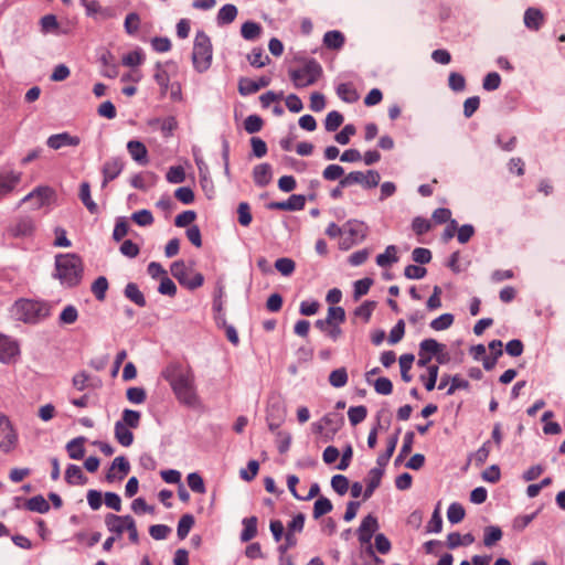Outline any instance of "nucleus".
<instances>
[{
  "mask_svg": "<svg viewBox=\"0 0 565 565\" xmlns=\"http://www.w3.org/2000/svg\"><path fill=\"white\" fill-rule=\"evenodd\" d=\"M466 515L465 509L460 503L454 502L447 510L448 521L452 524H457L463 520Z\"/></svg>",
  "mask_w": 565,
  "mask_h": 565,
  "instance_id": "c03bdc74",
  "label": "nucleus"
},
{
  "mask_svg": "<svg viewBox=\"0 0 565 565\" xmlns=\"http://www.w3.org/2000/svg\"><path fill=\"white\" fill-rule=\"evenodd\" d=\"M257 523L258 520L256 516H249L243 520L244 529L241 533L242 542H249L257 535Z\"/></svg>",
  "mask_w": 565,
  "mask_h": 565,
  "instance_id": "7c9ffc66",
  "label": "nucleus"
},
{
  "mask_svg": "<svg viewBox=\"0 0 565 565\" xmlns=\"http://www.w3.org/2000/svg\"><path fill=\"white\" fill-rule=\"evenodd\" d=\"M162 376L170 384L171 388H192L193 373L189 365L170 363L162 371Z\"/></svg>",
  "mask_w": 565,
  "mask_h": 565,
  "instance_id": "39448f33",
  "label": "nucleus"
},
{
  "mask_svg": "<svg viewBox=\"0 0 565 565\" xmlns=\"http://www.w3.org/2000/svg\"><path fill=\"white\" fill-rule=\"evenodd\" d=\"M238 223L242 226H248L252 223L253 216L250 213V206L246 202H241L237 207Z\"/></svg>",
  "mask_w": 565,
  "mask_h": 565,
  "instance_id": "0e129e2a",
  "label": "nucleus"
},
{
  "mask_svg": "<svg viewBox=\"0 0 565 565\" xmlns=\"http://www.w3.org/2000/svg\"><path fill=\"white\" fill-rule=\"evenodd\" d=\"M127 150L130 157L139 164L145 166L148 163V150L142 142L138 140H130L127 143Z\"/></svg>",
  "mask_w": 565,
  "mask_h": 565,
  "instance_id": "a211bd4d",
  "label": "nucleus"
},
{
  "mask_svg": "<svg viewBox=\"0 0 565 565\" xmlns=\"http://www.w3.org/2000/svg\"><path fill=\"white\" fill-rule=\"evenodd\" d=\"M115 438L121 446L129 447L134 441V434L122 422H116Z\"/></svg>",
  "mask_w": 565,
  "mask_h": 565,
  "instance_id": "a878e982",
  "label": "nucleus"
},
{
  "mask_svg": "<svg viewBox=\"0 0 565 565\" xmlns=\"http://www.w3.org/2000/svg\"><path fill=\"white\" fill-rule=\"evenodd\" d=\"M397 441H398V433H396L395 435L390 437V439L387 440L386 451L381 454L377 457L376 463L379 467L384 468L388 463L391 457L393 456V454L395 451Z\"/></svg>",
  "mask_w": 565,
  "mask_h": 565,
  "instance_id": "c9c22d12",
  "label": "nucleus"
},
{
  "mask_svg": "<svg viewBox=\"0 0 565 565\" xmlns=\"http://www.w3.org/2000/svg\"><path fill=\"white\" fill-rule=\"evenodd\" d=\"M270 84V78L262 76L258 81L250 78H241L238 82V92L241 95L246 96L258 92L263 87H267Z\"/></svg>",
  "mask_w": 565,
  "mask_h": 565,
  "instance_id": "f8f14e48",
  "label": "nucleus"
},
{
  "mask_svg": "<svg viewBox=\"0 0 565 565\" xmlns=\"http://www.w3.org/2000/svg\"><path fill=\"white\" fill-rule=\"evenodd\" d=\"M414 438H415V434L413 431H407L405 434L402 448L396 458V462L402 461L403 458H405L406 456H408L412 452Z\"/></svg>",
  "mask_w": 565,
  "mask_h": 565,
  "instance_id": "6e6d98bb",
  "label": "nucleus"
},
{
  "mask_svg": "<svg viewBox=\"0 0 565 565\" xmlns=\"http://www.w3.org/2000/svg\"><path fill=\"white\" fill-rule=\"evenodd\" d=\"M55 276L63 285L74 287L79 284L83 276L82 259L75 254L58 255L55 259Z\"/></svg>",
  "mask_w": 565,
  "mask_h": 565,
  "instance_id": "f257e3e1",
  "label": "nucleus"
},
{
  "mask_svg": "<svg viewBox=\"0 0 565 565\" xmlns=\"http://www.w3.org/2000/svg\"><path fill=\"white\" fill-rule=\"evenodd\" d=\"M53 194V191L49 186H38L28 195L22 199V202L33 201L36 209L42 207L47 203L49 199Z\"/></svg>",
  "mask_w": 565,
  "mask_h": 565,
  "instance_id": "dca6fc26",
  "label": "nucleus"
},
{
  "mask_svg": "<svg viewBox=\"0 0 565 565\" xmlns=\"http://www.w3.org/2000/svg\"><path fill=\"white\" fill-rule=\"evenodd\" d=\"M348 373L344 367L332 371L329 375V383L334 387H342L347 384Z\"/></svg>",
  "mask_w": 565,
  "mask_h": 565,
  "instance_id": "5fc2aeb1",
  "label": "nucleus"
},
{
  "mask_svg": "<svg viewBox=\"0 0 565 565\" xmlns=\"http://www.w3.org/2000/svg\"><path fill=\"white\" fill-rule=\"evenodd\" d=\"M20 354V348L15 340L0 333V361L2 363H14Z\"/></svg>",
  "mask_w": 565,
  "mask_h": 565,
  "instance_id": "1a4fd4ad",
  "label": "nucleus"
},
{
  "mask_svg": "<svg viewBox=\"0 0 565 565\" xmlns=\"http://www.w3.org/2000/svg\"><path fill=\"white\" fill-rule=\"evenodd\" d=\"M305 203H306V200H305L303 195L292 194L286 201L270 203L269 207L273 210H280V211H298V210L303 209Z\"/></svg>",
  "mask_w": 565,
  "mask_h": 565,
  "instance_id": "2eb2a0df",
  "label": "nucleus"
},
{
  "mask_svg": "<svg viewBox=\"0 0 565 565\" xmlns=\"http://www.w3.org/2000/svg\"><path fill=\"white\" fill-rule=\"evenodd\" d=\"M171 274L181 285L188 282V268L183 260H177L171 265Z\"/></svg>",
  "mask_w": 565,
  "mask_h": 565,
  "instance_id": "a18cd8bd",
  "label": "nucleus"
},
{
  "mask_svg": "<svg viewBox=\"0 0 565 565\" xmlns=\"http://www.w3.org/2000/svg\"><path fill=\"white\" fill-rule=\"evenodd\" d=\"M253 178L256 185H267L271 181V167L268 163L257 164L253 170Z\"/></svg>",
  "mask_w": 565,
  "mask_h": 565,
  "instance_id": "4be33fe9",
  "label": "nucleus"
},
{
  "mask_svg": "<svg viewBox=\"0 0 565 565\" xmlns=\"http://www.w3.org/2000/svg\"><path fill=\"white\" fill-rule=\"evenodd\" d=\"M124 162L119 158H110L103 166V186L116 179L122 171Z\"/></svg>",
  "mask_w": 565,
  "mask_h": 565,
  "instance_id": "4468645a",
  "label": "nucleus"
},
{
  "mask_svg": "<svg viewBox=\"0 0 565 565\" xmlns=\"http://www.w3.org/2000/svg\"><path fill=\"white\" fill-rule=\"evenodd\" d=\"M78 196H79L82 203L86 206V209L92 214H95V213L98 212V206L93 201V199L90 196V185H89L88 182H82L81 183Z\"/></svg>",
  "mask_w": 565,
  "mask_h": 565,
  "instance_id": "2f4dec72",
  "label": "nucleus"
},
{
  "mask_svg": "<svg viewBox=\"0 0 565 565\" xmlns=\"http://www.w3.org/2000/svg\"><path fill=\"white\" fill-rule=\"evenodd\" d=\"M153 122L160 124V129L164 137L171 136L178 127V121L173 116H169L163 119H156Z\"/></svg>",
  "mask_w": 565,
  "mask_h": 565,
  "instance_id": "864d4df0",
  "label": "nucleus"
},
{
  "mask_svg": "<svg viewBox=\"0 0 565 565\" xmlns=\"http://www.w3.org/2000/svg\"><path fill=\"white\" fill-rule=\"evenodd\" d=\"M380 180L381 175L375 170H369L366 173L362 171H353L340 180V186L348 188L353 184H361L363 188L371 189L377 186Z\"/></svg>",
  "mask_w": 565,
  "mask_h": 565,
  "instance_id": "423d86ee",
  "label": "nucleus"
},
{
  "mask_svg": "<svg viewBox=\"0 0 565 565\" xmlns=\"http://www.w3.org/2000/svg\"><path fill=\"white\" fill-rule=\"evenodd\" d=\"M65 481L68 484H85L87 482V478L83 473L81 467L76 465H70L65 471Z\"/></svg>",
  "mask_w": 565,
  "mask_h": 565,
  "instance_id": "c85d7f7f",
  "label": "nucleus"
},
{
  "mask_svg": "<svg viewBox=\"0 0 565 565\" xmlns=\"http://www.w3.org/2000/svg\"><path fill=\"white\" fill-rule=\"evenodd\" d=\"M18 444V434L7 416L0 414V449L10 452Z\"/></svg>",
  "mask_w": 565,
  "mask_h": 565,
  "instance_id": "0eeeda50",
  "label": "nucleus"
},
{
  "mask_svg": "<svg viewBox=\"0 0 565 565\" xmlns=\"http://www.w3.org/2000/svg\"><path fill=\"white\" fill-rule=\"evenodd\" d=\"M107 289L108 280L104 276H99L92 285V292L99 301H103L105 299Z\"/></svg>",
  "mask_w": 565,
  "mask_h": 565,
  "instance_id": "09e8293b",
  "label": "nucleus"
},
{
  "mask_svg": "<svg viewBox=\"0 0 565 565\" xmlns=\"http://www.w3.org/2000/svg\"><path fill=\"white\" fill-rule=\"evenodd\" d=\"M238 10L232 3L224 4L217 13L216 21L218 25L232 23L237 17Z\"/></svg>",
  "mask_w": 565,
  "mask_h": 565,
  "instance_id": "393cba45",
  "label": "nucleus"
},
{
  "mask_svg": "<svg viewBox=\"0 0 565 565\" xmlns=\"http://www.w3.org/2000/svg\"><path fill=\"white\" fill-rule=\"evenodd\" d=\"M21 178V172L10 171L0 173V199L12 192L20 183Z\"/></svg>",
  "mask_w": 565,
  "mask_h": 565,
  "instance_id": "ddd939ff",
  "label": "nucleus"
},
{
  "mask_svg": "<svg viewBox=\"0 0 565 565\" xmlns=\"http://www.w3.org/2000/svg\"><path fill=\"white\" fill-rule=\"evenodd\" d=\"M415 356L413 354H403L399 358V367H401V375L402 379L405 382L411 381V376L408 375V371L411 370L413 363H414Z\"/></svg>",
  "mask_w": 565,
  "mask_h": 565,
  "instance_id": "052dcab7",
  "label": "nucleus"
},
{
  "mask_svg": "<svg viewBox=\"0 0 565 565\" xmlns=\"http://www.w3.org/2000/svg\"><path fill=\"white\" fill-rule=\"evenodd\" d=\"M344 175V169L339 164H329L323 171L322 177L327 181H335L342 179Z\"/></svg>",
  "mask_w": 565,
  "mask_h": 565,
  "instance_id": "4d7b16f0",
  "label": "nucleus"
},
{
  "mask_svg": "<svg viewBox=\"0 0 565 565\" xmlns=\"http://www.w3.org/2000/svg\"><path fill=\"white\" fill-rule=\"evenodd\" d=\"M33 231L34 223L29 217L20 218L14 225L10 227V233L15 237L30 236Z\"/></svg>",
  "mask_w": 565,
  "mask_h": 565,
  "instance_id": "5701e85b",
  "label": "nucleus"
},
{
  "mask_svg": "<svg viewBox=\"0 0 565 565\" xmlns=\"http://www.w3.org/2000/svg\"><path fill=\"white\" fill-rule=\"evenodd\" d=\"M177 399L190 408L198 409L201 407V402L195 391H174Z\"/></svg>",
  "mask_w": 565,
  "mask_h": 565,
  "instance_id": "cd10ccee",
  "label": "nucleus"
},
{
  "mask_svg": "<svg viewBox=\"0 0 565 565\" xmlns=\"http://www.w3.org/2000/svg\"><path fill=\"white\" fill-rule=\"evenodd\" d=\"M213 47L210 36L204 31H198L194 38L192 63L199 72H206L212 64Z\"/></svg>",
  "mask_w": 565,
  "mask_h": 565,
  "instance_id": "7ed1b4c3",
  "label": "nucleus"
},
{
  "mask_svg": "<svg viewBox=\"0 0 565 565\" xmlns=\"http://www.w3.org/2000/svg\"><path fill=\"white\" fill-rule=\"evenodd\" d=\"M73 384L76 388H94L99 385L94 377L88 376L85 372L76 374L73 377Z\"/></svg>",
  "mask_w": 565,
  "mask_h": 565,
  "instance_id": "37998d69",
  "label": "nucleus"
},
{
  "mask_svg": "<svg viewBox=\"0 0 565 565\" xmlns=\"http://www.w3.org/2000/svg\"><path fill=\"white\" fill-rule=\"evenodd\" d=\"M398 260L397 250L394 245H390L386 247L383 254L376 256V264L380 267H387Z\"/></svg>",
  "mask_w": 565,
  "mask_h": 565,
  "instance_id": "e433bc0d",
  "label": "nucleus"
},
{
  "mask_svg": "<svg viewBox=\"0 0 565 565\" xmlns=\"http://www.w3.org/2000/svg\"><path fill=\"white\" fill-rule=\"evenodd\" d=\"M331 486L338 494L343 495L349 489V480L343 475H335L331 479Z\"/></svg>",
  "mask_w": 565,
  "mask_h": 565,
  "instance_id": "69168bd1",
  "label": "nucleus"
},
{
  "mask_svg": "<svg viewBox=\"0 0 565 565\" xmlns=\"http://www.w3.org/2000/svg\"><path fill=\"white\" fill-rule=\"evenodd\" d=\"M129 515H116L109 513L105 518V524L110 532L120 536L126 531V518Z\"/></svg>",
  "mask_w": 565,
  "mask_h": 565,
  "instance_id": "412c9836",
  "label": "nucleus"
},
{
  "mask_svg": "<svg viewBox=\"0 0 565 565\" xmlns=\"http://www.w3.org/2000/svg\"><path fill=\"white\" fill-rule=\"evenodd\" d=\"M366 415H367V409L365 406H362V405L352 406L348 411L349 420L353 426L362 423L366 418Z\"/></svg>",
  "mask_w": 565,
  "mask_h": 565,
  "instance_id": "de8ad7c7",
  "label": "nucleus"
},
{
  "mask_svg": "<svg viewBox=\"0 0 565 565\" xmlns=\"http://www.w3.org/2000/svg\"><path fill=\"white\" fill-rule=\"evenodd\" d=\"M379 521L377 518L373 514H367L361 522L358 529L359 541L362 544H369L374 535V533L379 530Z\"/></svg>",
  "mask_w": 565,
  "mask_h": 565,
  "instance_id": "9d476101",
  "label": "nucleus"
},
{
  "mask_svg": "<svg viewBox=\"0 0 565 565\" xmlns=\"http://www.w3.org/2000/svg\"><path fill=\"white\" fill-rule=\"evenodd\" d=\"M502 537V531L498 526H487L484 529L483 544L487 547L493 546Z\"/></svg>",
  "mask_w": 565,
  "mask_h": 565,
  "instance_id": "49530a36",
  "label": "nucleus"
},
{
  "mask_svg": "<svg viewBox=\"0 0 565 565\" xmlns=\"http://www.w3.org/2000/svg\"><path fill=\"white\" fill-rule=\"evenodd\" d=\"M296 264L292 259L282 257L275 262V268L284 276H289L294 273Z\"/></svg>",
  "mask_w": 565,
  "mask_h": 565,
  "instance_id": "13d9d810",
  "label": "nucleus"
},
{
  "mask_svg": "<svg viewBox=\"0 0 565 565\" xmlns=\"http://www.w3.org/2000/svg\"><path fill=\"white\" fill-rule=\"evenodd\" d=\"M99 61L103 65L100 71L103 76L108 78H115L118 76L119 68L115 62L114 55L110 52L103 53Z\"/></svg>",
  "mask_w": 565,
  "mask_h": 565,
  "instance_id": "aec40b11",
  "label": "nucleus"
},
{
  "mask_svg": "<svg viewBox=\"0 0 565 565\" xmlns=\"http://www.w3.org/2000/svg\"><path fill=\"white\" fill-rule=\"evenodd\" d=\"M338 96L345 103H355L359 99V94L351 83H342L337 88Z\"/></svg>",
  "mask_w": 565,
  "mask_h": 565,
  "instance_id": "473e14b6",
  "label": "nucleus"
},
{
  "mask_svg": "<svg viewBox=\"0 0 565 565\" xmlns=\"http://www.w3.org/2000/svg\"><path fill=\"white\" fill-rule=\"evenodd\" d=\"M263 127V119L257 115H249L244 121V128L248 134L258 132Z\"/></svg>",
  "mask_w": 565,
  "mask_h": 565,
  "instance_id": "774afa93",
  "label": "nucleus"
},
{
  "mask_svg": "<svg viewBox=\"0 0 565 565\" xmlns=\"http://www.w3.org/2000/svg\"><path fill=\"white\" fill-rule=\"evenodd\" d=\"M131 220L139 226H149L154 221L152 213L149 210H140L132 213Z\"/></svg>",
  "mask_w": 565,
  "mask_h": 565,
  "instance_id": "bf43d9fd",
  "label": "nucleus"
},
{
  "mask_svg": "<svg viewBox=\"0 0 565 565\" xmlns=\"http://www.w3.org/2000/svg\"><path fill=\"white\" fill-rule=\"evenodd\" d=\"M25 507L28 510L39 513H46L50 510V504L42 495H35L30 498Z\"/></svg>",
  "mask_w": 565,
  "mask_h": 565,
  "instance_id": "58836bf2",
  "label": "nucleus"
},
{
  "mask_svg": "<svg viewBox=\"0 0 565 565\" xmlns=\"http://www.w3.org/2000/svg\"><path fill=\"white\" fill-rule=\"evenodd\" d=\"M333 509V505L331 501L328 498L320 497L317 499V501L313 504V511L312 516L317 520L321 518L322 515L331 512Z\"/></svg>",
  "mask_w": 565,
  "mask_h": 565,
  "instance_id": "ea45409f",
  "label": "nucleus"
},
{
  "mask_svg": "<svg viewBox=\"0 0 565 565\" xmlns=\"http://www.w3.org/2000/svg\"><path fill=\"white\" fill-rule=\"evenodd\" d=\"M247 60L250 65L255 67H264L270 61L262 49H254L250 54H248Z\"/></svg>",
  "mask_w": 565,
  "mask_h": 565,
  "instance_id": "3c124183",
  "label": "nucleus"
},
{
  "mask_svg": "<svg viewBox=\"0 0 565 565\" xmlns=\"http://www.w3.org/2000/svg\"><path fill=\"white\" fill-rule=\"evenodd\" d=\"M12 312L20 321L36 323L49 316L50 308L41 301L20 299L14 303Z\"/></svg>",
  "mask_w": 565,
  "mask_h": 565,
  "instance_id": "f03ea898",
  "label": "nucleus"
},
{
  "mask_svg": "<svg viewBox=\"0 0 565 565\" xmlns=\"http://www.w3.org/2000/svg\"><path fill=\"white\" fill-rule=\"evenodd\" d=\"M84 443L85 437H77L67 443L66 450L68 452L70 458L81 460L84 457Z\"/></svg>",
  "mask_w": 565,
  "mask_h": 565,
  "instance_id": "c756f323",
  "label": "nucleus"
},
{
  "mask_svg": "<svg viewBox=\"0 0 565 565\" xmlns=\"http://www.w3.org/2000/svg\"><path fill=\"white\" fill-rule=\"evenodd\" d=\"M188 486L190 489L196 493H204L205 492V486L202 477L196 473L192 472L189 473L186 477Z\"/></svg>",
  "mask_w": 565,
  "mask_h": 565,
  "instance_id": "e2e57ef3",
  "label": "nucleus"
},
{
  "mask_svg": "<svg viewBox=\"0 0 565 565\" xmlns=\"http://www.w3.org/2000/svg\"><path fill=\"white\" fill-rule=\"evenodd\" d=\"M81 142L79 137L72 136L68 132H61L56 135H52L47 138L46 145L54 150H58L63 147L72 146L76 147Z\"/></svg>",
  "mask_w": 565,
  "mask_h": 565,
  "instance_id": "9b49d317",
  "label": "nucleus"
},
{
  "mask_svg": "<svg viewBox=\"0 0 565 565\" xmlns=\"http://www.w3.org/2000/svg\"><path fill=\"white\" fill-rule=\"evenodd\" d=\"M139 25H140V18L137 13L131 12L126 15L124 26H125V31L129 35L136 34L137 31L139 30Z\"/></svg>",
  "mask_w": 565,
  "mask_h": 565,
  "instance_id": "680f3d73",
  "label": "nucleus"
},
{
  "mask_svg": "<svg viewBox=\"0 0 565 565\" xmlns=\"http://www.w3.org/2000/svg\"><path fill=\"white\" fill-rule=\"evenodd\" d=\"M120 422L127 427L137 428L140 423V413L132 409H125Z\"/></svg>",
  "mask_w": 565,
  "mask_h": 565,
  "instance_id": "338daca9",
  "label": "nucleus"
},
{
  "mask_svg": "<svg viewBox=\"0 0 565 565\" xmlns=\"http://www.w3.org/2000/svg\"><path fill=\"white\" fill-rule=\"evenodd\" d=\"M418 366L425 367V372L420 373L419 377L423 382L425 388H435L437 375H438V366L437 365H428L431 358L427 354H424L419 351L418 353Z\"/></svg>",
  "mask_w": 565,
  "mask_h": 565,
  "instance_id": "6e6552de",
  "label": "nucleus"
},
{
  "mask_svg": "<svg viewBox=\"0 0 565 565\" xmlns=\"http://www.w3.org/2000/svg\"><path fill=\"white\" fill-rule=\"evenodd\" d=\"M169 65H170L169 63H167L166 65L158 63L156 65V70H154L153 78L160 87L161 96H166L168 94L169 86L171 85L170 74H169L168 70L166 68V66H169Z\"/></svg>",
  "mask_w": 565,
  "mask_h": 565,
  "instance_id": "6ab92c4d",
  "label": "nucleus"
},
{
  "mask_svg": "<svg viewBox=\"0 0 565 565\" xmlns=\"http://www.w3.org/2000/svg\"><path fill=\"white\" fill-rule=\"evenodd\" d=\"M544 21L543 13L535 8H529L524 13V24L526 28L537 31Z\"/></svg>",
  "mask_w": 565,
  "mask_h": 565,
  "instance_id": "b1692460",
  "label": "nucleus"
},
{
  "mask_svg": "<svg viewBox=\"0 0 565 565\" xmlns=\"http://www.w3.org/2000/svg\"><path fill=\"white\" fill-rule=\"evenodd\" d=\"M262 26L252 21L245 22L241 28V34L245 40H255L260 35Z\"/></svg>",
  "mask_w": 565,
  "mask_h": 565,
  "instance_id": "79ce46f5",
  "label": "nucleus"
},
{
  "mask_svg": "<svg viewBox=\"0 0 565 565\" xmlns=\"http://www.w3.org/2000/svg\"><path fill=\"white\" fill-rule=\"evenodd\" d=\"M341 425V418H332L330 415H326L320 422L313 424V428L316 433L321 434L328 426H330V431L334 435L340 429Z\"/></svg>",
  "mask_w": 565,
  "mask_h": 565,
  "instance_id": "bb28decb",
  "label": "nucleus"
},
{
  "mask_svg": "<svg viewBox=\"0 0 565 565\" xmlns=\"http://www.w3.org/2000/svg\"><path fill=\"white\" fill-rule=\"evenodd\" d=\"M367 227L363 222L348 221L343 226V234L349 235L355 242H362L366 237Z\"/></svg>",
  "mask_w": 565,
  "mask_h": 565,
  "instance_id": "f3484780",
  "label": "nucleus"
},
{
  "mask_svg": "<svg viewBox=\"0 0 565 565\" xmlns=\"http://www.w3.org/2000/svg\"><path fill=\"white\" fill-rule=\"evenodd\" d=\"M323 44L331 50H340L344 44V35L340 31H328L323 35Z\"/></svg>",
  "mask_w": 565,
  "mask_h": 565,
  "instance_id": "72a5a7b5",
  "label": "nucleus"
},
{
  "mask_svg": "<svg viewBox=\"0 0 565 565\" xmlns=\"http://www.w3.org/2000/svg\"><path fill=\"white\" fill-rule=\"evenodd\" d=\"M194 525V518L192 514H184L178 523L177 534L180 540H184L192 526Z\"/></svg>",
  "mask_w": 565,
  "mask_h": 565,
  "instance_id": "a19ab883",
  "label": "nucleus"
},
{
  "mask_svg": "<svg viewBox=\"0 0 565 565\" xmlns=\"http://www.w3.org/2000/svg\"><path fill=\"white\" fill-rule=\"evenodd\" d=\"M454 323V316L451 313H443L430 322V328L436 331H443L451 327Z\"/></svg>",
  "mask_w": 565,
  "mask_h": 565,
  "instance_id": "603ef678",
  "label": "nucleus"
},
{
  "mask_svg": "<svg viewBox=\"0 0 565 565\" xmlns=\"http://www.w3.org/2000/svg\"><path fill=\"white\" fill-rule=\"evenodd\" d=\"M322 66L315 58L303 61L302 65L289 70V77L296 88L311 86L322 76Z\"/></svg>",
  "mask_w": 565,
  "mask_h": 565,
  "instance_id": "20e7f679",
  "label": "nucleus"
},
{
  "mask_svg": "<svg viewBox=\"0 0 565 565\" xmlns=\"http://www.w3.org/2000/svg\"><path fill=\"white\" fill-rule=\"evenodd\" d=\"M343 120L344 118L339 111L332 110L326 117L324 128L330 132L335 131L342 125Z\"/></svg>",
  "mask_w": 565,
  "mask_h": 565,
  "instance_id": "8fccbe9b",
  "label": "nucleus"
},
{
  "mask_svg": "<svg viewBox=\"0 0 565 565\" xmlns=\"http://www.w3.org/2000/svg\"><path fill=\"white\" fill-rule=\"evenodd\" d=\"M125 296L138 307H145L147 305L143 294L139 290L135 282H129L126 285Z\"/></svg>",
  "mask_w": 565,
  "mask_h": 565,
  "instance_id": "f704fd0d",
  "label": "nucleus"
},
{
  "mask_svg": "<svg viewBox=\"0 0 565 565\" xmlns=\"http://www.w3.org/2000/svg\"><path fill=\"white\" fill-rule=\"evenodd\" d=\"M445 349V345L441 343H438L435 339H425L419 344V351L424 354L429 355L430 358L433 355H438L440 352H443Z\"/></svg>",
  "mask_w": 565,
  "mask_h": 565,
  "instance_id": "4c0bfd02",
  "label": "nucleus"
}]
</instances>
